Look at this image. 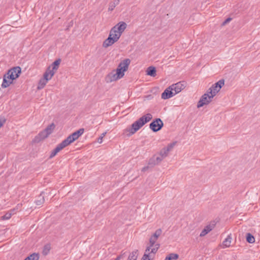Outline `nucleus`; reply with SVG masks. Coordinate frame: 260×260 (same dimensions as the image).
Masks as SVG:
<instances>
[{
  "instance_id": "f257e3e1",
  "label": "nucleus",
  "mask_w": 260,
  "mask_h": 260,
  "mask_svg": "<svg viewBox=\"0 0 260 260\" xmlns=\"http://www.w3.org/2000/svg\"><path fill=\"white\" fill-rule=\"evenodd\" d=\"M127 24L123 21H120L112 28L107 39L103 42V46L107 48L116 42L124 30L126 28Z\"/></svg>"
},
{
  "instance_id": "f03ea898",
  "label": "nucleus",
  "mask_w": 260,
  "mask_h": 260,
  "mask_svg": "<svg viewBox=\"0 0 260 260\" xmlns=\"http://www.w3.org/2000/svg\"><path fill=\"white\" fill-rule=\"evenodd\" d=\"M130 64V59L126 58L121 61L116 70H113L108 74L106 78L107 82L115 81L122 78L124 73L128 70Z\"/></svg>"
},
{
  "instance_id": "7ed1b4c3",
  "label": "nucleus",
  "mask_w": 260,
  "mask_h": 260,
  "mask_svg": "<svg viewBox=\"0 0 260 260\" xmlns=\"http://www.w3.org/2000/svg\"><path fill=\"white\" fill-rule=\"evenodd\" d=\"M21 73V68L19 67H16L8 70L7 74L5 75L8 77V79L14 80L19 77Z\"/></svg>"
},
{
  "instance_id": "20e7f679",
  "label": "nucleus",
  "mask_w": 260,
  "mask_h": 260,
  "mask_svg": "<svg viewBox=\"0 0 260 260\" xmlns=\"http://www.w3.org/2000/svg\"><path fill=\"white\" fill-rule=\"evenodd\" d=\"M224 80L223 79H221L215 84H213L211 87L208 89L207 91L210 94L214 96L216 94L220 91L221 87L224 85Z\"/></svg>"
},
{
  "instance_id": "39448f33",
  "label": "nucleus",
  "mask_w": 260,
  "mask_h": 260,
  "mask_svg": "<svg viewBox=\"0 0 260 260\" xmlns=\"http://www.w3.org/2000/svg\"><path fill=\"white\" fill-rule=\"evenodd\" d=\"M164 126V122L159 118L154 119L150 124L149 128L153 132L159 131Z\"/></svg>"
},
{
  "instance_id": "423d86ee",
  "label": "nucleus",
  "mask_w": 260,
  "mask_h": 260,
  "mask_svg": "<svg viewBox=\"0 0 260 260\" xmlns=\"http://www.w3.org/2000/svg\"><path fill=\"white\" fill-rule=\"evenodd\" d=\"M213 95L210 94L207 91V93L204 94L201 96L200 101L198 103L197 107L201 108L205 105H208L211 102L212 99H213Z\"/></svg>"
},
{
  "instance_id": "0eeeda50",
  "label": "nucleus",
  "mask_w": 260,
  "mask_h": 260,
  "mask_svg": "<svg viewBox=\"0 0 260 260\" xmlns=\"http://www.w3.org/2000/svg\"><path fill=\"white\" fill-rule=\"evenodd\" d=\"M175 94L179 93L186 86V83L184 81H180L171 85Z\"/></svg>"
},
{
  "instance_id": "6e6552de",
  "label": "nucleus",
  "mask_w": 260,
  "mask_h": 260,
  "mask_svg": "<svg viewBox=\"0 0 260 260\" xmlns=\"http://www.w3.org/2000/svg\"><path fill=\"white\" fill-rule=\"evenodd\" d=\"M175 95V94L173 92V88H171V86H170L161 93V98L164 100H167L173 97Z\"/></svg>"
},
{
  "instance_id": "1a4fd4ad",
  "label": "nucleus",
  "mask_w": 260,
  "mask_h": 260,
  "mask_svg": "<svg viewBox=\"0 0 260 260\" xmlns=\"http://www.w3.org/2000/svg\"><path fill=\"white\" fill-rule=\"evenodd\" d=\"M49 136L47 132L45 129L40 132L33 139L32 142L35 143H38L45 138H47Z\"/></svg>"
},
{
  "instance_id": "9d476101",
  "label": "nucleus",
  "mask_w": 260,
  "mask_h": 260,
  "mask_svg": "<svg viewBox=\"0 0 260 260\" xmlns=\"http://www.w3.org/2000/svg\"><path fill=\"white\" fill-rule=\"evenodd\" d=\"M67 146V145L64 143L63 141H62L60 144L57 145L56 148L53 150H52L50 155L49 158H51L55 156L58 152H59L60 150Z\"/></svg>"
},
{
  "instance_id": "9b49d317",
  "label": "nucleus",
  "mask_w": 260,
  "mask_h": 260,
  "mask_svg": "<svg viewBox=\"0 0 260 260\" xmlns=\"http://www.w3.org/2000/svg\"><path fill=\"white\" fill-rule=\"evenodd\" d=\"M216 223L214 221L211 222V223L206 226L205 228L202 230L201 233H200V237H204L206 234H207L209 232H210L213 229H214Z\"/></svg>"
},
{
  "instance_id": "f8f14e48",
  "label": "nucleus",
  "mask_w": 260,
  "mask_h": 260,
  "mask_svg": "<svg viewBox=\"0 0 260 260\" xmlns=\"http://www.w3.org/2000/svg\"><path fill=\"white\" fill-rule=\"evenodd\" d=\"M55 74V71L51 70V66H49L43 75V78L47 81L50 80Z\"/></svg>"
},
{
  "instance_id": "ddd939ff",
  "label": "nucleus",
  "mask_w": 260,
  "mask_h": 260,
  "mask_svg": "<svg viewBox=\"0 0 260 260\" xmlns=\"http://www.w3.org/2000/svg\"><path fill=\"white\" fill-rule=\"evenodd\" d=\"M143 126L139 119L131 125V135L134 134Z\"/></svg>"
},
{
  "instance_id": "4468645a",
  "label": "nucleus",
  "mask_w": 260,
  "mask_h": 260,
  "mask_svg": "<svg viewBox=\"0 0 260 260\" xmlns=\"http://www.w3.org/2000/svg\"><path fill=\"white\" fill-rule=\"evenodd\" d=\"M78 139V137L76 135L75 133L74 132L64 139L63 142L67 146H68Z\"/></svg>"
},
{
  "instance_id": "2eb2a0df",
  "label": "nucleus",
  "mask_w": 260,
  "mask_h": 260,
  "mask_svg": "<svg viewBox=\"0 0 260 260\" xmlns=\"http://www.w3.org/2000/svg\"><path fill=\"white\" fill-rule=\"evenodd\" d=\"M152 115L150 113H147L146 114L141 117L139 120L141 122L142 125H144L146 123L149 122L152 119Z\"/></svg>"
},
{
  "instance_id": "dca6fc26",
  "label": "nucleus",
  "mask_w": 260,
  "mask_h": 260,
  "mask_svg": "<svg viewBox=\"0 0 260 260\" xmlns=\"http://www.w3.org/2000/svg\"><path fill=\"white\" fill-rule=\"evenodd\" d=\"M156 165H157V163L156 162V161H155L154 158L153 157H152V158H151L149 159L148 164V166H145L144 168H143L142 169V171L145 172L147 170H148L149 168H152Z\"/></svg>"
},
{
  "instance_id": "f3484780",
  "label": "nucleus",
  "mask_w": 260,
  "mask_h": 260,
  "mask_svg": "<svg viewBox=\"0 0 260 260\" xmlns=\"http://www.w3.org/2000/svg\"><path fill=\"white\" fill-rule=\"evenodd\" d=\"M13 80L8 79V77L6 75H4L2 87L3 88L8 87L13 83Z\"/></svg>"
},
{
  "instance_id": "a211bd4d",
  "label": "nucleus",
  "mask_w": 260,
  "mask_h": 260,
  "mask_svg": "<svg viewBox=\"0 0 260 260\" xmlns=\"http://www.w3.org/2000/svg\"><path fill=\"white\" fill-rule=\"evenodd\" d=\"M150 247H147L141 260H152L153 259L152 255L150 254Z\"/></svg>"
},
{
  "instance_id": "6ab92c4d",
  "label": "nucleus",
  "mask_w": 260,
  "mask_h": 260,
  "mask_svg": "<svg viewBox=\"0 0 260 260\" xmlns=\"http://www.w3.org/2000/svg\"><path fill=\"white\" fill-rule=\"evenodd\" d=\"M156 69L153 66L149 67L146 70L147 75L151 77H155L156 75Z\"/></svg>"
},
{
  "instance_id": "aec40b11",
  "label": "nucleus",
  "mask_w": 260,
  "mask_h": 260,
  "mask_svg": "<svg viewBox=\"0 0 260 260\" xmlns=\"http://www.w3.org/2000/svg\"><path fill=\"white\" fill-rule=\"evenodd\" d=\"M60 62V58L56 59L51 64L52 69H51V70H53L55 72L58 69Z\"/></svg>"
},
{
  "instance_id": "412c9836",
  "label": "nucleus",
  "mask_w": 260,
  "mask_h": 260,
  "mask_svg": "<svg viewBox=\"0 0 260 260\" xmlns=\"http://www.w3.org/2000/svg\"><path fill=\"white\" fill-rule=\"evenodd\" d=\"M40 257L38 253H33L27 256L24 260H39Z\"/></svg>"
},
{
  "instance_id": "4be33fe9",
  "label": "nucleus",
  "mask_w": 260,
  "mask_h": 260,
  "mask_svg": "<svg viewBox=\"0 0 260 260\" xmlns=\"http://www.w3.org/2000/svg\"><path fill=\"white\" fill-rule=\"evenodd\" d=\"M231 234L229 235L225 240L223 241L222 244L225 247H230L231 243L232 240Z\"/></svg>"
},
{
  "instance_id": "5701e85b",
  "label": "nucleus",
  "mask_w": 260,
  "mask_h": 260,
  "mask_svg": "<svg viewBox=\"0 0 260 260\" xmlns=\"http://www.w3.org/2000/svg\"><path fill=\"white\" fill-rule=\"evenodd\" d=\"M119 3V0H114L113 2H111L109 5L108 10L110 11H113L115 7L118 5Z\"/></svg>"
},
{
  "instance_id": "b1692460",
  "label": "nucleus",
  "mask_w": 260,
  "mask_h": 260,
  "mask_svg": "<svg viewBox=\"0 0 260 260\" xmlns=\"http://www.w3.org/2000/svg\"><path fill=\"white\" fill-rule=\"evenodd\" d=\"M55 127V125L54 123H52L50 125H48L47 127L45 129V131L47 132L48 134L50 135L54 129Z\"/></svg>"
},
{
  "instance_id": "393cba45",
  "label": "nucleus",
  "mask_w": 260,
  "mask_h": 260,
  "mask_svg": "<svg viewBox=\"0 0 260 260\" xmlns=\"http://www.w3.org/2000/svg\"><path fill=\"white\" fill-rule=\"evenodd\" d=\"M47 82L48 81L45 80L43 78H41L39 82L37 88L38 89H41L43 88L44 86L46 85Z\"/></svg>"
},
{
  "instance_id": "a878e982",
  "label": "nucleus",
  "mask_w": 260,
  "mask_h": 260,
  "mask_svg": "<svg viewBox=\"0 0 260 260\" xmlns=\"http://www.w3.org/2000/svg\"><path fill=\"white\" fill-rule=\"evenodd\" d=\"M43 193V192H42L41 193H40V196L38 197V200H37L35 201L36 205L40 206V205H42L44 203L45 200H44V196L42 195Z\"/></svg>"
},
{
  "instance_id": "bb28decb",
  "label": "nucleus",
  "mask_w": 260,
  "mask_h": 260,
  "mask_svg": "<svg viewBox=\"0 0 260 260\" xmlns=\"http://www.w3.org/2000/svg\"><path fill=\"white\" fill-rule=\"evenodd\" d=\"M246 241L249 243H253L255 242L254 236L250 233H247L246 236Z\"/></svg>"
},
{
  "instance_id": "cd10ccee",
  "label": "nucleus",
  "mask_w": 260,
  "mask_h": 260,
  "mask_svg": "<svg viewBox=\"0 0 260 260\" xmlns=\"http://www.w3.org/2000/svg\"><path fill=\"white\" fill-rule=\"evenodd\" d=\"M123 136L125 139H128L130 136V127L127 126L126 128L124 131L123 133Z\"/></svg>"
},
{
  "instance_id": "c85d7f7f",
  "label": "nucleus",
  "mask_w": 260,
  "mask_h": 260,
  "mask_svg": "<svg viewBox=\"0 0 260 260\" xmlns=\"http://www.w3.org/2000/svg\"><path fill=\"white\" fill-rule=\"evenodd\" d=\"M157 240V239L154 238L153 236H152L149 239V246L150 248L154 246L155 243Z\"/></svg>"
},
{
  "instance_id": "c756f323",
  "label": "nucleus",
  "mask_w": 260,
  "mask_h": 260,
  "mask_svg": "<svg viewBox=\"0 0 260 260\" xmlns=\"http://www.w3.org/2000/svg\"><path fill=\"white\" fill-rule=\"evenodd\" d=\"M167 256L170 260L177 259L179 257L178 254L173 253H170Z\"/></svg>"
},
{
  "instance_id": "7c9ffc66",
  "label": "nucleus",
  "mask_w": 260,
  "mask_h": 260,
  "mask_svg": "<svg viewBox=\"0 0 260 260\" xmlns=\"http://www.w3.org/2000/svg\"><path fill=\"white\" fill-rule=\"evenodd\" d=\"M176 142H174L172 143L168 144V146H167V147H165L167 149L166 151H171L172 149V148L174 147V146L176 145Z\"/></svg>"
},
{
  "instance_id": "2f4dec72",
  "label": "nucleus",
  "mask_w": 260,
  "mask_h": 260,
  "mask_svg": "<svg viewBox=\"0 0 260 260\" xmlns=\"http://www.w3.org/2000/svg\"><path fill=\"white\" fill-rule=\"evenodd\" d=\"M161 230L160 229H158L157 230H156V231L152 236L157 239L158 237L161 235Z\"/></svg>"
},
{
  "instance_id": "473e14b6",
  "label": "nucleus",
  "mask_w": 260,
  "mask_h": 260,
  "mask_svg": "<svg viewBox=\"0 0 260 260\" xmlns=\"http://www.w3.org/2000/svg\"><path fill=\"white\" fill-rule=\"evenodd\" d=\"M50 246L48 245H45L44 247V249L43 250V253L44 255H46L48 254V252L50 250Z\"/></svg>"
},
{
  "instance_id": "72a5a7b5",
  "label": "nucleus",
  "mask_w": 260,
  "mask_h": 260,
  "mask_svg": "<svg viewBox=\"0 0 260 260\" xmlns=\"http://www.w3.org/2000/svg\"><path fill=\"white\" fill-rule=\"evenodd\" d=\"M12 213L7 212L4 216L2 217V219L3 220H7L10 219L12 216Z\"/></svg>"
},
{
  "instance_id": "f704fd0d",
  "label": "nucleus",
  "mask_w": 260,
  "mask_h": 260,
  "mask_svg": "<svg viewBox=\"0 0 260 260\" xmlns=\"http://www.w3.org/2000/svg\"><path fill=\"white\" fill-rule=\"evenodd\" d=\"M166 148H163L160 152V155L162 156V157H165L168 155V153L169 151H167Z\"/></svg>"
},
{
  "instance_id": "c9c22d12",
  "label": "nucleus",
  "mask_w": 260,
  "mask_h": 260,
  "mask_svg": "<svg viewBox=\"0 0 260 260\" xmlns=\"http://www.w3.org/2000/svg\"><path fill=\"white\" fill-rule=\"evenodd\" d=\"M84 129L82 128H80L79 129L77 130V131L75 132L76 135L77 136V137L79 138L80 136H81L83 133H84Z\"/></svg>"
},
{
  "instance_id": "e433bc0d",
  "label": "nucleus",
  "mask_w": 260,
  "mask_h": 260,
  "mask_svg": "<svg viewBox=\"0 0 260 260\" xmlns=\"http://www.w3.org/2000/svg\"><path fill=\"white\" fill-rule=\"evenodd\" d=\"M153 157L154 158V159L156 161V162L157 163V164H158L159 162H160V161L164 158V157H162V156H161V155H160V156H154Z\"/></svg>"
},
{
  "instance_id": "4c0bfd02",
  "label": "nucleus",
  "mask_w": 260,
  "mask_h": 260,
  "mask_svg": "<svg viewBox=\"0 0 260 260\" xmlns=\"http://www.w3.org/2000/svg\"><path fill=\"white\" fill-rule=\"evenodd\" d=\"M138 251H133V255L131 256V260H136L137 259V254Z\"/></svg>"
},
{
  "instance_id": "58836bf2",
  "label": "nucleus",
  "mask_w": 260,
  "mask_h": 260,
  "mask_svg": "<svg viewBox=\"0 0 260 260\" xmlns=\"http://www.w3.org/2000/svg\"><path fill=\"white\" fill-rule=\"evenodd\" d=\"M6 121V120L5 117H0V128L4 125Z\"/></svg>"
},
{
  "instance_id": "ea45409f",
  "label": "nucleus",
  "mask_w": 260,
  "mask_h": 260,
  "mask_svg": "<svg viewBox=\"0 0 260 260\" xmlns=\"http://www.w3.org/2000/svg\"><path fill=\"white\" fill-rule=\"evenodd\" d=\"M106 133H103L101 136L98 138V142L99 143H101L102 142V140H103V137L105 136Z\"/></svg>"
},
{
  "instance_id": "a19ab883",
  "label": "nucleus",
  "mask_w": 260,
  "mask_h": 260,
  "mask_svg": "<svg viewBox=\"0 0 260 260\" xmlns=\"http://www.w3.org/2000/svg\"><path fill=\"white\" fill-rule=\"evenodd\" d=\"M150 249H151V251L150 250V254H152L153 255H154L157 251V249L153 247H151Z\"/></svg>"
},
{
  "instance_id": "79ce46f5",
  "label": "nucleus",
  "mask_w": 260,
  "mask_h": 260,
  "mask_svg": "<svg viewBox=\"0 0 260 260\" xmlns=\"http://www.w3.org/2000/svg\"><path fill=\"white\" fill-rule=\"evenodd\" d=\"M232 20V18H228L227 19H226L223 22H222V25H225L226 24H227L228 23H229L231 20Z\"/></svg>"
},
{
  "instance_id": "37998d69",
  "label": "nucleus",
  "mask_w": 260,
  "mask_h": 260,
  "mask_svg": "<svg viewBox=\"0 0 260 260\" xmlns=\"http://www.w3.org/2000/svg\"><path fill=\"white\" fill-rule=\"evenodd\" d=\"M154 247L155 248L157 249V250H158V249H159V247H160V245L159 244H155V245H154Z\"/></svg>"
},
{
  "instance_id": "c03bdc74",
  "label": "nucleus",
  "mask_w": 260,
  "mask_h": 260,
  "mask_svg": "<svg viewBox=\"0 0 260 260\" xmlns=\"http://www.w3.org/2000/svg\"><path fill=\"white\" fill-rule=\"evenodd\" d=\"M121 255H119L115 259V260H120L121 257Z\"/></svg>"
},
{
  "instance_id": "a18cd8bd",
  "label": "nucleus",
  "mask_w": 260,
  "mask_h": 260,
  "mask_svg": "<svg viewBox=\"0 0 260 260\" xmlns=\"http://www.w3.org/2000/svg\"><path fill=\"white\" fill-rule=\"evenodd\" d=\"M164 260H170V259H169L168 256H167L165 259Z\"/></svg>"
},
{
  "instance_id": "49530a36",
  "label": "nucleus",
  "mask_w": 260,
  "mask_h": 260,
  "mask_svg": "<svg viewBox=\"0 0 260 260\" xmlns=\"http://www.w3.org/2000/svg\"><path fill=\"white\" fill-rule=\"evenodd\" d=\"M127 260H130V254L128 256Z\"/></svg>"
}]
</instances>
